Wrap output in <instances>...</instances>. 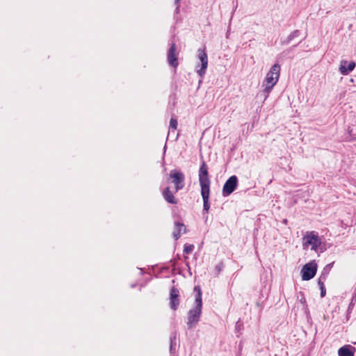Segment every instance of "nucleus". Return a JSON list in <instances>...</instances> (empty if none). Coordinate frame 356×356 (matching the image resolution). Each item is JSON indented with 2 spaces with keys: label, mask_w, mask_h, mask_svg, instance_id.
<instances>
[{
  "label": "nucleus",
  "mask_w": 356,
  "mask_h": 356,
  "mask_svg": "<svg viewBox=\"0 0 356 356\" xmlns=\"http://www.w3.org/2000/svg\"><path fill=\"white\" fill-rule=\"evenodd\" d=\"M179 1H180V0H175V3L176 5H178V3H179Z\"/></svg>",
  "instance_id": "4be33fe9"
},
{
  "label": "nucleus",
  "mask_w": 356,
  "mask_h": 356,
  "mask_svg": "<svg viewBox=\"0 0 356 356\" xmlns=\"http://www.w3.org/2000/svg\"><path fill=\"white\" fill-rule=\"evenodd\" d=\"M176 44L172 43L168 52V61L170 66L177 67L178 65L177 58L176 55Z\"/></svg>",
  "instance_id": "9d476101"
},
{
  "label": "nucleus",
  "mask_w": 356,
  "mask_h": 356,
  "mask_svg": "<svg viewBox=\"0 0 356 356\" xmlns=\"http://www.w3.org/2000/svg\"><path fill=\"white\" fill-rule=\"evenodd\" d=\"M209 194H210V189L201 190V195H202V200H203V209L207 212L209 211V208H210Z\"/></svg>",
  "instance_id": "4468645a"
},
{
  "label": "nucleus",
  "mask_w": 356,
  "mask_h": 356,
  "mask_svg": "<svg viewBox=\"0 0 356 356\" xmlns=\"http://www.w3.org/2000/svg\"><path fill=\"white\" fill-rule=\"evenodd\" d=\"M199 181L201 190L210 189V179L209 178L208 168L204 161H202L199 170Z\"/></svg>",
  "instance_id": "20e7f679"
},
{
  "label": "nucleus",
  "mask_w": 356,
  "mask_h": 356,
  "mask_svg": "<svg viewBox=\"0 0 356 356\" xmlns=\"http://www.w3.org/2000/svg\"><path fill=\"white\" fill-rule=\"evenodd\" d=\"M356 66V63L353 61L348 63L347 60H342L340 62L339 71L342 75H347L352 72Z\"/></svg>",
  "instance_id": "1a4fd4ad"
},
{
  "label": "nucleus",
  "mask_w": 356,
  "mask_h": 356,
  "mask_svg": "<svg viewBox=\"0 0 356 356\" xmlns=\"http://www.w3.org/2000/svg\"><path fill=\"white\" fill-rule=\"evenodd\" d=\"M175 339H176V335L175 334L173 337L172 336L170 337V351L172 350V348H173V340H175Z\"/></svg>",
  "instance_id": "412c9836"
},
{
  "label": "nucleus",
  "mask_w": 356,
  "mask_h": 356,
  "mask_svg": "<svg viewBox=\"0 0 356 356\" xmlns=\"http://www.w3.org/2000/svg\"><path fill=\"white\" fill-rule=\"evenodd\" d=\"M194 249L193 245H184V253L188 254L191 252Z\"/></svg>",
  "instance_id": "6ab92c4d"
},
{
  "label": "nucleus",
  "mask_w": 356,
  "mask_h": 356,
  "mask_svg": "<svg viewBox=\"0 0 356 356\" xmlns=\"http://www.w3.org/2000/svg\"><path fill=\"white\" fill-rule=\"evenodd\" d=\"M194 292L195 293L194 307L189 310L188 314L187 326L188 329H191L196 325L202 314V300L200 287L195 286Z\"/></svg>",
  "instance_id": "f257e3e1"
},
{
  "label": "nucleus",
  "mask_w": 356,
  "mask_h": 356,
  "mask_svg": "<svg viewBox=\"0 0 356 356\" xmlns=\"http://www.w3.org/2000/svg\"><path fill=\"white\" fill-rule=\"evenodd\" d=\"M316 271L317 264L314 260L306 264L301 270L302 280L307 281L312 279L315 276Z\"/></svg>",
  "instance_id": "423d86ee"
},
{
  "label": "nucleus",
  "mask_w": 356,
  "mask_h": 356,
  "mask_svg": "<svg viewBox=\"0 0 356 356\" xmlns=\"http://www.w3.org/2000/svg\"><path fill=\"white\" fill-rule=\"evenodd\" d=\"M197 55L201 64H197L196 65V72L200 77L202 78L206 73V70L208 66V57L204 49H199L197 50Z\"/></svg>",
  "instance_id": "39448f33"
},
{
  "label": "nucleus",
  "mask_w": 356,
  "mask_h": 356,
  "mask_svg": "<svg viewBox=\"0 0 356 356\" xmlns=\"http://www.w3.org/2000/svg\"><path fill=\"white\" fill-rule=\"evenodd\" d=\"M216 269H217L218 271H220V267H219V266H216Z\"/></svg>",
  "instance_id": "5701e85b"
},
{
  "label": "nucleus",
  "mask_w": 356,
  "mask_h": 356,
  "mask_svg": "<svg viewBox=\"0 0 356 356\" xmlns=\"http://www.w3.org/2000/svg\"><path fill=\"white\" fill-rule=\"evenodd\" d=\"M177 127V120L175 118H172L170 121V127H169V132L168 135L170 134V133L174 132Z\"/></svg>",
  "instance_id": "a211bd4d"
},
{
  "label": "nucleus",
  "mask_w": 356,
  "mask_h": 356,
  "mask_svg": "<svg viewBox=\"0 0 356 356\" xmlns=\"http://www.w3.org/2000/svg\"><path fill=\"white\" fill-rule=\"evenodd\" d=\"M163 195L166 202L170 204H177V200L173 193L170 191L168 187L165 188L163 192Z\"/></svg>",
  "instance_id": "2eb2a0df"
},
{
  "label": "nucleus",
  "mask_w": 356,
  "mask_h": 356,
  "mask_svg": "<svg viewBox=\"0 0 356 356\" xmlns=\"http://www.w3.org/2000/svg\"><path fill=\"white\" fill-rule=\"evenodd\" d=\"M300 34V31L298 30H296L292 32L285 40L282 42L283 44H288L293 38L298 37Z\"/></svg>",
  "instance_id": "f3484780"
},
{
  "label": "nucleus",
  "mask_w": 356,
  "mask_h": 356,
  "mask_svg": "<svg viewBox=\"0 0 356 356\" xmlns=\"http://www.w3.org/2000/svg\"><path fill=\"white\" fill-rule=\"evenodd\" d=\"M333 264H327L325 268L323 270V273H324L325 275L328 273L329 270L332 268Z\"/></svg>",
  "instance_id": "aec40b11"
},
{
  "label": "nucleus",
  "mask_w": 356,
  "mask_h": 356,
  "mask_svg": "<svg viewBox=\"0 0 356 356\" xmlns=\"http://www.w3.org/2000/svg\"><path fill=\"white\" fill-rule=\"evenodd\" d=\"M170 177L172 179V183L175 185L176 191L182 189L184 187V175L179 171L171 170Z\"/></svg>",
  "instance_id": "6e6552de"
},
{
  "label": "nucleus",
  "mask_w": 356,
  "mask_h": 356,
  "mask_svg": "<svg viewBox=\"0 0 356 356\" xmlns=\"http://www.w3.org/2000/svg\"><path fill=\"white\" fill-rule=\"evenodd\" d=\"M321 243V239L314 232H307L302 238L304 249L307 248L310 245L312 250L317 251Z\"/></svg>",
  "instance_id": "7ed1b4c3"
},
{
  "label": "nucleus",
  "mask_w": 356,
  "mask_h": 356,
  "mask_svg": "<svg viewBox=\"0 0 356 356\" xmlns=\"http://www.w3.org/2000/svg\"><path fill=\"white\" fill-rule=\"evenodd\" d=\"M176 10H177V12H178V10H179V6H177V7Z\"/></svg>",
  "instance_id": "b1692460"
},
{
  "label": "nucleus",
  "mask_w": 356,
  "mask_h": 356,
  "mask_svg": "<svg viewBox=\"0 0 356 356\" xmlns=\"http://www.w3.org/2000/svg\"><path fill=\"white\" fill-rule=\"evenodd\" d=\"M170 307L173 310H176L179 305V291L175 286L170 289Z\"/></svg>",
  "instance_id": "9b49d317"
},
{
  "label": "nucleus",
  "mask_w": 356,
  "mask_h": 356,
  "mask_svg": "<svg viewBox=\"0 0 356 356\" xmlns=\"http://www.w3.org/2000/svg\"><path fill=\"white\" fill-rule=\"evenodd\" d=\"M355 348L350 345H346L338 350L339 356H354Z\"/></svg>",
  "instance_id": "f8f14e48"
},
{
  "label": "nucleus",
  "mask_w": 356,
  "mask_h": 356,
  "mask_svg": "<svg viewBox=\"0 0 356 356\" xmlns=\"http://www.w3.org/2000/svg\"><path fill=\"white\" fill-rule=\"evenodd\" d=\"M280 73V65L279 64H274L269 72L266 74V78L263 83L264 87L263 93L264 94V99H266L268 94L272 90L274 86L278 81Z\"/></svg>",
  "instance_id": "f03ea898"
},
{
  "label": "nucleus",
  "mask_w": 356,
  "mask_h": 356,
  "mask_svg": "<svg viewBox=\"0 0 356 356\" xmlns=\"http://www.w3.org/2000/svg\"><path fill=\"white\" fill-rule=\"evenodd\" d=\"M326 279V275L324 273H322L318 280V284L321 289V296L324 297L326 293L325 287L324 285V282Z\"/></svg>",
  "instance_id": "dca6fc26"
},
{
  "label": "nucleus",
  "mask_w": 356,
  "mask_h": 356,
  "mask_svg": "<svg viewBox=\"0 0 356 356\" xmlns=\"http://www.w3.org/2000/svg\"><path fill=\"white\" fill-rule=\"evenodd\" d=\"M238 185V178L236 176H231L225 183L222 188V195L227 197L232 194Z\"/></svg>",
  "instance_id": "0eeeda50"
},
{
  "label": "nucleus",
  "mask_w": 356,
  "mask_h": 356,
  "mask_svg": "<svg viewBox=\"0 0 356 356\" xmlns=\"http://www.w3.org/2000/svg\"><path fill=\"white\" fill-rule=\"evenodd\" d=\"M186 227L183 223L175 222V230L173 231V237L175 240H177L181 234L186 232Z\"/></svg>",
  "instance_id": "ddd939ff"
}]
</instances>
